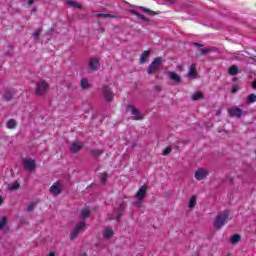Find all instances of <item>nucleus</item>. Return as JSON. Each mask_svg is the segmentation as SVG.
<instances>
[{"label":"nucleus","instance_id":"1","mask_svg":"<svg viewBox=\"0 0 256 256\" xmlns=\"http://www.w3.org/2000/svg\"><path fill=\"white\" fill-rule=\"evenodd\" d=\"M227 221H229V212L228 211L220 212L216 216L213 226L215 227V229H221V227H223V225H225Z\"/></svg>","mask_w":256,"mask_h":256},{"label":"nucleus","instance_id":"2","mask_svg":"<svg viewBox=\"0 0 256 256\" xmlns=\"http://www.w3.org/2000/svg\"><path fill=\"white\" fill-rule=\"evenodd\" d=\"M163 64V58L157 57L155 58L151 64L147 68L148 75H153L161 69V65Z\"/></svg>","mask_w":256,"mask_h":256},{"label":"nucleus","instance_id":"3","mask_svg":"<svg viewBox=\"0 0 256 256\" xmlns=\"http://www.w3.org/2000/svg\"><path fill=\"white\" fill-rule=\"evenodd\" d=\"M85 221L79 222L76 227L70 232V239L73 241L79 237V234L85 229L86 227Z\"/></svg>","mask_w":256,"mask_h":256},{"label":"nucleus","instance_id":"4","mask_svg":"<svg viewBox=\"0 0 256 256\" xmlns=\"http://www.w3.org/2000/svg\"><path fill=\"white\" fill-rule=\"evenodd\" d=\"M47 91H49V83H47L46 81H42L36 84V95L43 96L45 95V93H47Z\"/></svg>","mask_w":256,"mask_h":256},{"label":"nucleus","instance_id":"5","mask_svg":"<svg viewBox=\"0 0 256 256\" xmlns=\"http://www.w3.org/2000/svg\"><path fill=\"white\" fill-rule=\"evenodd\" d=\"M209 176V170L207 168H198L194 174L196 181H203Z\"/></svg>","mask_w":256,"mask_h":256},{"label":"nucleus","instance_id":"6","mask_svg":"<svg viewBox=\"0 0 256 256\" xmlns=\"http://www.w3.org/2000/svg\"><path fill=\"white\" fill-rule=\"evenodd\" d=\"M23 166L26 169V171H35V167H37V164L35 160H33L32 158H24Z\"/></svg>","mask_w":256,"mask_h":256},{"label":"nucleus","instance_id":"7","mask_svg":"<svg viewBox=\"0 0 256 256\" xmlns=\"http://www.w3.org/2000/svg\"><path fill=\"white\" fill-rule=\"evenodd\" d=\"M63 191V184H61L59 181L52 184L50 187V193L52 195H60V193Z\"/></svg>","mask_w":256,"mask_h":256},{"label":"nucleus","instance_id":"8","mask_svg":"<svg viewBox=\"0 0 256 256\" xmlns=\"http://www.w3.org/2000/svg\"><path fill=\"white\" fill-rule=\"evenodd\" d=\"M103 95L104 99L108 102L113 101V98L115 97V94H113V91H111V88L107 85L103 86Z\"/></svg>","mask_w":256,"mask_h":256},{"label":"nucleus","instance_id":"9","mask_svg":"<svg viewBox=\"0 0 256 256\" xmlns=\"http://www.w3.org/2000/svg\"><path fill=\"white\" fill-rule=\"evenodd\" d=\"M228 115L230 117H237L238 119L243 117V110H241L240 108H229L228 109Z\"/></svg>","mask_w":256,"mask_h":256},{"label":"nucleus","instance_id":"10","mask_svg":"<svg viewBox=\"0 0 256 256\" xmlns=\"http://www.w3.org/2000/svg\"><path fill=\"white\" fill-rule=\"evenodd\" d=\"M146 193H147V186H146V185H142V186L138 189V191H137V193H136V199H137L138 201H143V199H145Z\"/></svg>","mask_w":256,"mask_h":256},{"label":"nucleus","instance_id":"11","mask_svg":"<svg viewBox=\"0 0 256 256\" xmlns=\"http://www.w3.org/2000/svg\"><path fill=\"white\" fill-rule=\"evenodd\" d=\"M129 109H130L131 115H133L135 121H139V120L143 119V114H141V112H139V110L137 108H135V106H129Z\"/></svg>","mask_w":256,"mask_h":256},{"label":"nucleus","instance_id":"12","mask_svg":"<svg viewBox=\"0 0 256 256\" xmlns=\"http://www.w3.org/2000/svg\"><path fill=\"white\" fill-rule=\"evenodd\" d=\"M167 75L171 81H174V83H181V76L173 71H168Z\"/></svg>","mask_w":256,"mask_h":256},{"label":"nucleus","instance_id":"13","mask_svg":"<svg viewBox=\"0 0 256 256\" xmlns=\"http://www.w3.org/2000/svg\"><path fill=\"white\" fill-rule=\"evenodd\" d=\"M89 68L91 71H97L99 69V59L92 58L89 60Z\"/></svg>","mask_w":256,"mask_h":256},{"label":"nucleus","instance_id":"14","mask_svg":"<svg viewBox=\"0 0 256 256\" xmlns=\"http://www.w3.org/2000/svg\"><path fill=\"white\" fill-rule=\"evenodd\" d=\"M81 149H83V143L76 141L72 143L70 151L71 153H78V151H81Z\"/></svg>","mask_w":256,"mask_h":256},{"label":"nucleus","instance_id":"15","mask_svg":"<svg viewBox=\"0 0 256 256\" xmlns=\"http://www.w3.org/2000/svg\"><path fill=\"white\" fill-rule=\"evenodd\" d=\"M187 76L191 79H197V66L195 64L190 66Z\"/></svg>","mask_w":256,"mask_h":256},{"label":"nucleus","instance_id":"16","mask_svg":"<svg viewBox=\"0 0 256 256\" xmlns=\"http://www.w3.org/2000/svg\"><path fill=\"white\" fill-rule=\"evenodd\" d=\"M113 235H115V233L113 232V228L107 227L106 229H104L103 237L105 239H111V237H113Z\"/></svg>","mask_w":256,"mask_h":256},{"label":"nucleus","instance_id":"17","mask_svg":"<svg viewBox=\"0 0 256 256\" xmlns=\"http://www.w3.org/2000/svg\"><path fill=\"white\" fill-rule=\"evenodd\" d=\"M151 55V50H146L142 53L140 56V63L143 65L144 63H147V59H149V56Z\"/></svg>","mask_w":256,"mask_h":256},{"label":"nucleus","instance_id":"18","mask_svg":"<svg viewBox=\"0 0 256 256\" xmlns=\"http://www.w3.org/2000/svg\"><path fill=\"white\" fill-rule=\"evenodd\" d=\"M195 205H197V196L192 195L188 201V207L189 209H193Z\"/></svg>","mask_w":256,"mask_h":256},{"label":"nucleus","instance_id":"19","mask_svg":"<svg viewBox=\"0 0 256 256\" xmlns=\"http://www.w3.org/2000/svg\"><path fill=\"white\" fill-rule=\"evenodd\" d=\"M132 15H135L136 17H138V19H141L142 21H145L146 23L149 22V18L145 17V15L140 14L139 12L132 10L131 11Z\"/></svg>","mask_w":256,"mask_h":256},{"label":"nucleus","instance_id":"20","mask_svg":"<svg viewBox=\"0 0 256 256\" xmlns=\"http://www.w3.org/2000/svg\"><path fill=\"white\" fill-rule=\"evenodd\" d=\"M7 129H15L17 127V121L15 119H10L6 123Z\"/></svg>","mask_w":256,"mask_h":256},{"label":"nucleus","instance_id":"21","mask_svg":"<svg viewBox=\"0 0 256 256\" xmlns=\"http://www.w3.org/2000/svg\"><path fill=\"white\" fill-rule=\"evenodd\" d=\"M228 73H229V75H237V73H239V67L237 65H232L228 69Z\"/></svg>","mask_w":256,"mask_h":256},{"label":"nucleus","instance_id":"22","mask_svg":"<svg viewBox=\"0 0 256 256\" xmlns=\"http://www.w3.org/2000/svg\"><path fill=\"white\" fill-rule=\"evenodd\" d=\"M21 187V184H19L18 182H12L9 186L8 189L10 191H17V189H19Z\"/></svg>","mask_w":256,"mask_h":256},{"label":"nucleus","instance_id":"23","mask_svg":"<svg viewBox=\"0 0 256 256\" xmlns=\"http://www.w3.org/2000/svg\"><path fill=\"white\" fill-rule=\"evenodd\" d=\"M91 215L89 209L84 208L80 214L81 219H87Z\"/></svg>","mask_w":256,"mask_h":256},{"label":"nucleus","instance_id":"24","mask_svg":"<svg viewBox=\"0 0 256 256\" xmlns=\"http://www.w3.org/2000/svg\"><path fill=\"white\" fill-rule=\"evenodd\" d=\"M80 86L82 89H89V80H87V78H82L80 81Z\"/></svg>","mask_w":256,"mask_h":256},{"label":"nucleus","instance_id":"25","mask_svg":"<svg viewBox=\"0 0 256 256\" xmlns=\"http://www.w3.org/2000/svg\"><path fill=\"white\" fill-rule=\"evenodd\" d=\"M191 99H193V101H199V99H203V92H195Z\"/></svg>","mask_w":256,"mask_h":256},{"label":"nucleus","instance_id":"26","mask_svg":"<svg viewBox=\"0 0 256 256\" xmlns=\"http://www.w3.org/2000/svg\"><path fill=\"white\" fill-rule=\"evenodd\" d=\"M241 241V235L235 234L231 237L230 242L235 245V243H239Z\"/></svg>","mask_w":256,"mask_h":256},{"label":"nucleus","instance_id":"27","mask_svg":"<svg viewBox=\"0 0 256 256\" xmlns=\"http://www.w3.org/2000/svg\"><path fill=\"white\" fill-rule=\"evenodd\" d=\"M256 102V95L255 94H250L247 97V103L248 105L251 103H255Z\"/></svg>","mask_w":256,"mask_h":256},{"label":"nucleus","instance_id":"28","mask_svg":"<svg viewBox=\"0 0 256 256\" xmlns=\"http://www.w3.org/2000/svg\"><path fill=\"white\" fill-rule=\"evenodd\" d=\"M141 11H144V13H149L150 15H157V13L153 10H149L148 8H145L143 6H140Z\"/></svg>","mask_w":256,"mask_h":256},{"label":"nucleus","instance_id":"29","mask_svg":"<svg viewBox=\"0 0 256 256\" xmlns=\"http://www.w3.org/2000/svg\"><path fill=\"white\" fill-rule=\"evenodd\" d=\"M5 225H7V217L4 216L0 219V231L5 227Z\"/></svg>","mask_w":256,"mask_h":256},{"label":"nucleus","instance_id":"30","mask_svg":"<svg viewBox=\"0 0 256 256\" xmlns=\"http://www.w3.org/2000/svg\"><path fill=\"white\" fill-rule=\"evenodd\" d=\"M97 17H103L104 19H107V18L115 19V16H114V15H111V14H103V13L97 14Z\"/></svg>","mask_w":256,"mask_h":256},{"label":"nucleus","instance_id":"31","mask_svg":"<svg viewBox=\"0 0 256 256\" xmlns=\"http://www.w3.org/2000/svg\"><path fill=\"white\" fill-rule=\"evenodd\" d=\"M91 154L93 157H100V155H103V150H92Z\"/></svg>","mask_w":256,"mask_h":256},{"label":"nucleus","instance_id":"32","mask_svg":"<svg viewBox=\"0 0 256 256\" xmlns=\"http://www.w3.org/2000/svg\"><path fill=\"white\" fill-rule=\"evenodd\" d=\"M213 51L212 48H203L200 50L201 55H208V53H211Z\"/></svg>","mask_w":256,"mask_h":256},{"label":"nucleus","instance_id":"33","mask_svg":"<svg viewBox=\"0 0 256 256\" xmlns=\"http://www.w3.org/2000/svg\"><path fill=\"white\" fill-rule=\"evenodd\" d=\"M12 97H13V94H11V92H6L4 94V100L5 101H11Z\"/></svg>","mask_w":256,"mask_h":256},{"label":"nucleus","instance_id":"34","mask_svg":"<svg viewBox=\"0 0 256 256\" xmlns=\"http://www.w3.org/2000/svg\"><path fill=\"white\" fill-rule=\"evenodd\" d=\"M68 4H69L71 7H79V3L74 2V1H69Z\"/></svg>","mask_w":256,"mask_h":256},{"label":"nucleus","instance_id":"35","mask_svg":"<svg viewBox=\"0 0 256 256\" xmlns=\"http://www.w3.org/2000/svg\"><path fill=\"white\" fill-rule=\"evenodd\" d=\"M39 35H41V30H37L36 32H34L33 34L34 39H38Z\"/></svg>","mask_w":256,"mask_h":256},{"label":"nucleus","instance_id":"36","mask_svg":"<svg viewBox=\"0 0 256 256\" xmlns=\"http://www.w3.org/2000/svg\"><path fill=\"white\" fill-rule=\"evenodd\" d=\"M169 153H171V148L170 147H168L164 150L163 155H169Z\"/></svg>","mask_w":256,"mask_h":256},{"label":"nucleus","instance_id":"37","mask_svg":"<svg viewBox=\"0 0 256 256\" xmlns=\"http://www.w3.org/2000/svg\"><path fill=\"white\" fill-rule=\"evenodd\" d=\"M35 209V204L28 205L27 211H33Z\"/></svg>","mask_w":256,"mask_h":256},{"label":"nucleus","instance_id":"38","mask_svg":"<svg viewBox=\"0 0 256 256\" xmlns=\"http://www.w3.org/2000/svg\"><path fill=\"white\" fill-rule=\"evenodd\" d=\"M237 91H239V86H234V87L232 88L231 93H237Z\"/></svg>","mask_w":256,"mask_h":256},{"label":"nucleus","instance_id":"39","mask_svg":"<svg viewBox=\"0 0 256 256\" xmlns=\"http://www.w3.org/2000/svg\"><path fill=\"white\" fill-rule=\"evenodd\" d=\"M107 181V173H104L102 176V182L105 183Z\"/></svg>","mask_w":256,"mask_h":256},{"label":"nucleus","instance_id":"40","mask_svg":"<svg viewBox=\"0 0 256 256\" xmlns=\"http://www.w3.org/2000/svg\"><path fill=\"white\" fill-rule=\"evenodd\" d=\"M33 3H35V0H28V5H33Z\"/></svg>","mask_w":256,"mask_h":256},{"label":"nucleus","instance_id":"41","mask_svg":"<svg viewBox=\"0 0 256 256\" xmlns=\"http://www.w3.org/2000/svg\"><path fill=\"white\" fill-rule=\"evenodd\" d=\"M195 47H203V44L201 43H194Z\"/></svg>","mask_w":256,"mask_h":256},{"label":"nucleus","instance_id":"42","mask_svg":"<svg viewBox=\"0 0 256 256\" xmlns=\"http://www.w3.org/2000/svg\"><path fill=\"white\" fill-rule=\"evenodd\" d=\"M252 87L253 89H256V80H254V82L252 83Z\"/></svg>","mask_w":256,"mask_h":256},{"label":"nucleus","instance_id":"43","mask_svg":"<svg viewBox=\"0 0 256 256\" xmlns=\"http://www.w3.org/2000/svg\"><path fill=\"white\" fill-rule=\"evenodd\" d=\"M46 256H55V252H50L48 255Z\"/></svg>","mask_w":256,"mask_h":256},{"label":"nucleus","instance_id":"44","mask_svg":"<svg viewBox=\"0 0 256 256\" xmlns=\"http://www.w3.org/2000/svg\"><path fill=\"white\" fill-rule=\"evenodd\" d=\"M0 205H3V197L0 196Z\"/></svg>","mask_w":256,"mask_h":256},{"label":"nucleus","instance_id":"45","mask_svg":"<svg viewBox=\"0 0 256 256\" xmlns=\"http://www.w3.org/2000/svg\"><path fill=\"white\" fill-rule=\"evenodd\" d=\"M100 31L101 33H103L105 30L103 29V27H100Z\"/></svg>","mask_w":256,"mask_h":256},{"label":"nucleus","instance_id":"46","mask_svg":"<svg viewBox=\"0 0 256 256\" xmlns=\"http://www.w3.org/2000/svg\"><path fill=\"white\" fill-rule=\"evenodd\" d=\"M217 115H221V111H218V112H217Z\"/></svg>","mask_w":256,"mask_h":256},{"label":"nucleus","instance_id":"47","mask_svg":"<svg viewBox=\"0 0 256 256\" xmlns=\"http://www.w3.org/2000/svg\"><path fill=\"white\" fill-rule=\"evenodd\" d=\"M79 256H87V254H80Z\"/></svg>","mask_w":256,"mask_h":256}]
</instances>
